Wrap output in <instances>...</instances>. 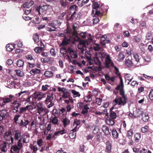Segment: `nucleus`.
Masks as SVG:
<instances>
[{
	"instance_id": "1",
	"label": "nucleus",
	"mask_w": 153,
	"mask_h": 153,
	"mask_svg": "<svg viewBox=\"0 0 153 153\" xmlns=\"http://www.w3.org/2000/svg\"><path fill=\"white\" fill-rule=\"evenodd\" d=\"M116 89L120 91V94L122 96V97H120L118 99L115 98L114 101L118 105H124L127 103V98L125 95L123 89H121L120 85H119L116 87Z\"/></svg>"
},
{
	"instance_id": "2",
	"label": "nucleus",
	"mask_w": 153,
	"mask_h": 153,
	"mask_svg": "<svg viewBox=\"0 0 153 153\" xmlns=\"http://www.w3.org/2000/svg\"><path fill=\"white\" fill-rule=\"evenodd\" d=\"M45 93L47 94V97L45 101V103L47 105L48 104V107L50 108L54 105V103L52 101L53 100V96L55 94L53 92L50 91H49Z\"/></svg>"
},
{
	"instance_id": "3",
	"label": "nucleus",
	"mask_w": 153,
	"mask_h": 153,
	"mask_svg": "<svg viewBox=\"0 0 153 153\" xmlns=\"http://www.w3.org/2000/svg\"><path fill=\"white\" fill-rule=\"evenodd\" d=\"M41 105L38 103L36 106L37 110V113H39L41 116H43L47 114L49 112L48 110L45 107H41Z\"/></svg>"
},
{
	"instance_id": "4",
	"label": "nucleus",
	"mask_w": 153,
	"mask_h": 153,
	"mask_svg": "<svg viewBox=\"0 0 153 153\" xmlns=\"http://www.w3.org/2000/svg\"><path fill=\"white\" fill-rule=\"evenodd\" d=\"M46 95V93L43 94L42 92L39 91L35 92L32 95L33 97L32 101H34V100L38 101L40 100L42 98L45 97Z\"/></svg>"
},
{
	"instance_id": "5",
	"label": "nucleus",
	"mask_w": 153,
	"mask_h": 153,
	"mask_svg": "<svg viewBox=\"0 0 153 153\" xmlns=\"http://www.w3.org/2000/svg\"><path fill=\"white\" fill-rule=\"evenodd\" d=\"M49 6L48 5H44L42 7L40 6L37 7L36 9V10L38 12L39 15L41 14V11L43 12L46 11L48 8Z\"/></svg>"
},
{
	"instance_id": "6",
	"label": "nucleus",
	"mask_w": 153,
	"mask_h": 153,
	"mask_svg": "<svg viewBox=\"0 0 153 153\" xmlns=\"http://www.w3.org/2000/svg\"><path fill=\"white\" fill-rule=\"evenodd\" d=\"M7 112L5 110L0 111V123H2L4 119H6L8 117Z\"/></svg>"
},
{
	"instance_id": "7",
	"label": "nucleus",
	"mask_w": 153,
	"mask_h": 153,
	"mask_svg": "<svg viewBox=\"0 0 153 153\" xmlns=\"http://www.w3.org/2000/svg\"><path fill=\"white\" fill-rule=\"evenodd\" d=\"M114 108L113 107H112L111 108L110 110L109 116L111 118L114 120L117 117V114L119 111H117V110H116V111H115V112L112 111V110H113Z\"/></svg>"
},
{
	"instance_id": "8",
	"label": "nucleus",
	"mask_w": 153,
	"mask_h": 153,
	"mask_svg": "<svg viewBox=\"0 0 153 153\" xmlns=\"http://www.w3.org/2000/svg\"><path fill=\"white\" fill-rule=\"evenodd\" d=\"M102 130L105 135H108L110 134L109 128L106 126L103 125L102 126Z\"/></svg>"
},
{
	"instance_id": "9",
	"label": "nucleus",
	"mask_w": 153,
	"mask_h": 153,
	"mask_svg": "<svg viewBox=\"0 0 153 153\" xmlns=\"http://www.w3.org/2000/svg\"><path fill=\"white\" fill-rule=\"evenodd\" d=\"M70 42L71 39L70 38H68L66 36H64V37L61 43V45L63 46L67 45L70 43Z\"/></svg>"
},
{
	"instance_id": "10",
	"label": "nucleus",
	"mask_w": 153,
	"mask_h": 153,
	"mask_svg": "<svg viewBox=\"0 0 153 153\" xmlns=\"http://www.w3.org/2000/svg\"><path fill=\"white\" fill-rule=\"evenodd\" d=\"M20 149L21 148H19L16 145H15L11 147V151L12 153H18Z\"/></svg>"
},
{
	"instance_id": "11",
	"label": "nucleus",
	"mask_w": 153,
	"mask_h": 153,
	"mask_svg": "<svg viewBox=\"0 0 153 153\" xmlns=\"http://www.w3.org/2000/svg\"><path fill=\"white\" fill-rule=\"evenodd\" d=\"M111 62V61L110 58V56L109 55H108L105 60V66L106 68H109V64Z\"/></svg>"
},
{
	"instance_id": "12",
	"label": "nucleus",
	"mask_w": 153,
	"mask_h": 153,
	"mask_svg": "<svg viewBox=\"0 0 153 153\" xmlns=\"http://www.w3.org/2000/svg\"><path fill=\"white\" fill-rule=\"evenodd\" d=\"M33 4L34 2L33 1H30L29 2H26L23 5V7L24 8H25L28 9Z\"/></svg>"
},
{
	"instance_id": "13",
	"label": "nucleus",
	"mask_w": 153,
	"mask_h": 153,
	"mask_svg": "<svg viewBox=\"0 0 153 153\" xmlns=\"http://www.w3.org/2000/svg\"><path fill=\"white\" fill-rule=\"evenodd\" d=\"M7 143L4 142L0 145V149L1 152H6V149L7 147Z\"/></svg>"
},
{
	"instance_id": "14",
	"label": "nucleus",
	"mask_w": 153,
	"mask_h": 153,
	"mask_svg": "<svg viewBox=\"0 0 153 153\" xmlns=\"http://www.w3.org/2000/svg\"><path fill=\"white\" fill-rule=\"evenodd\" d=\"M143 113L142 111L139 108L137 109L134 113V117H137L140 116Z\"/></svg>"
},
{
	"instance_id": "15",
	"label": "nucleus",
	"mask_w": 153,
	"mask_h": 153,
	"mask_svg": "<svg viewBox=\"0 0 153 153\" xmlns=\"http://www.w3.org/2000/svg\"><path fill=\"white\" fill-rule=\"evenodd\" d=\"M40 72V70L37 68L31 69L30 71V74L32 75H34L37 74H39Z\"/></svg>"
},
{
	"instance_id": "16",
	"label": "nucleus",
	"mask_w": 153,
	"mask_h": 153,
	"mask_svg": "<svg viewBox=\"0 0 153 153\" xmlns=\"http://www.w3.org/2000/svg\"><path fill=\"white\" fill-rule=\"evenodd\" d=\"M21 105V104L20 103H17L15 104L13 106V112L14 113H16L18 111V109Z\"/></svg>"
},
{
	"instance_id": "17",
	"label": "nucleus",
	"mask_w": 153,
	"mask_h": 153,
	"mask_svg": "<svg viewBox=\"0 0 153 153\" xmlns=\"http://www.w3.org/2000/svg\"><path fill=\"white\" fill-rule=\"evenodd\" d=\"M106 122L108 125L111 126H113L115 123L114 119H112L109 118H108L106 119Z\"/></svg>"
},
{
	"instance_id": "18",
	"label": "nucleus",
	"mask_w": 153,
	"mask_h": 153,
	"mask_svg": "<svg viewBox=\"0 0 153 153\" xmlns=\"http://www.w3.org/2000/svg\"><path fill=\"white\" fill-rule=\"evenodd\" d=\"M112 134L113 137L114 138L117 139L118 137V133L116 129L114 128L112 131Z\"/></svg>"
},
{
	"instance_id": "19",
	"label": "nucleus",
	"mask_w": 153,
	"mask_h": 153,
	"mask_svg": "<svg viewBox=\"0 0 153 153\" xmlns=\"http://www.w3.org/2000/svg\"><path fill=\"white\" fill-rule=\"evenodd\" d=\"M6 48L7 51H12L13 49L15 48V45H13L11 44H8L6 46Z\"/></svg>"
},
{
	"instance_id": "20",
	"label": "nucleus",
	"mask_w": 153,
	"mask_h": 153,
	"mask_svg": "<svg viewBox=\"0 0 153 153\" xmlns=\"http://www.w3.org/2000/svg\"><path fill=\"white\" fill-rule=\"evenodd\" d=\"M89 109V108L88 107L87 104L85 105L81 111V113L82 114H86L88 112V109Z\"/></svg>"
},
{
	"instance_id": "21",
	"label": "nucleus",
	"mask_w": 153,
	"mask_h": 153,
	"mask_svg": "<svg viewBox=\"0 0 153 153\" xmlns=\"http://www.w3.org/2000/svg\"><path fill=\"white\" fill-rule=\"evenodd\" d=\"M125 56L122 52H120L118 55L117 60L119 61H123L125 58Z\"/></svg>"
},
{
	"instance_id": "22",
	"label": "nucleus",
	"mask_w": 153,
	"mask_h": 153,
	"mask_svg": "<svg viewBox=\"0 0 153 153\" xmlns=\"http://www.w3.org/2000/svg\"><path fill=\"white\" fill-rule=\"evenodd\" d=\"M125 63L126 65L128 67L132 66L134 64L132 61L129 60V59L126 60Z\"/></svg>"
},
{
	"instance_id": "23",
	"label": "nucleus",
	"mask_w": 153,
	"mask_h": 153,
	"mask_svg": "<svg viewBox=\"0 0 153 153\" xmlns=\"http://www.w3.org/2000/svg\"><path fill=\"white\" fill-rule=\"evenodd\" d=\"M17 75L20 77H22L24 75V72L19 70L16 69L15 70Z\"/></svg>"
},
{
	"instance_id": "24",
	"label": "nucleus",
	"mask_w": 153,
	"mask_h": 153,
	"mask_svg": "<svg viewBox=\"0 0 153 153\" xmlns=\"http://www.w3.org/2000/svg\"><path fill=\"white\" fill-rule=\"evenodd\" d=\"M33 39L34 42H39V35L36 33L33 35Z\"/></svg>"
},
{
	"instance_id": "25",
	"label": "nucleus",
	"mask_w": 153,
	"mask_h": 153,
	"mask_svg": "<svg viewBox=\"0 0 153 153\" xmlns=\"http://www.w3.org/2000/svg\"><path fill=\"white\" fill-rule=\"evenodd\" d=\"M93 7V10L92 11V13H93L94 12V10L97 9V8H98L100 7V4L97 2H94L92 6Z\"/></svg>"
},
{
	"instance_id": "26",
	"label": "nucleus",
	"mask_w": 153,
	"mask_h": 153,
	"mask_svg": "<svg viewBox=\"0 0 153 153\" xmlns=\"http://www.w3.org/2000/svg\"><path fill=\"white\" fill-rule=\"evenodd\" d=\"M133 134L132 130L131 129L127 131L126 136L129 139H131Z\"/></svg>"
},
{
	"instance_id": "27",
	"label": "nucleus",
	"mask_w": 153,
	"mask_h": 153,
	"mask_svg": "<svg viewBox=\"0 0 153 153\" xmlns=\"http://www.w3.org/2000/svg\"><path fill=\"white\" fill-rule=\"evenodd\" d=\"M63 123L64 127H65L67 125H68L70 123V120L68 118H65L63 119L62 121Z\"/></svg>"
},
{
	"instance_id": "28",
	"label": "nucleus",
	"mask_w": 153,
	"mask_h": 153,
	"mask_svg": "<svg viewBox=\"0 0 153 153\" xmlns=\"http://www.w3.org/2000/svg\"><path fill=\"white\" fill-rule=\"evenodd\" d=\"M15 133L14 136V138L15 140H18L19 139V137L21 136V132L19 131L18 130L14 131Z\"/></svg>"
},
{
	"instance_id": "29",
	"label": "nucleus",
	"mask_w": 153,
	"mask_h": 153,
	"mask_svg": "<svg viewBox=\"0 0 153 153\" xmlns=\"http://www.w3.org/2000/svg\"><path fill=\"white\" fill-rule=\"evenodd\" d=\"M21 137L23 139V142L24 143H28L29 142V139H27V137H29L28 135L23 134L21 136Z\"/></svg>"
},
{
	"instance_id": "30",
	"label": "nucleus",
	"mask_w": 153,
	"mask_h": 153,
	"mask_svg": "<svg viewBox=\"0 0 153 153\" xmlns=\"http://www.w3.org/2000/svg\"><path fill=\"white\" fill-rule=\"evenodd\" d=\"M111 145L110 142L108 141L107 142L106 146V152L110 153L111 152Z\"/></svg>"
},
{
	"instance_id": "31",
	"label": "nucleus",
	"mask_w": 153,
	"mask_h": 153,
	"mask_svg": "<svg viewBox=\"0 0 153 153\" xmlns=\"http://www.w3.org/2000/svg\"><path fill=\"white\" fill-rule=\"evenodd\" d=\"M76 37L77 38L79 42V44L80 45H82L83 47H85L86 46V42L85 40H80L79 38L78 37L76 36Z\"/></svg>"
},
{
	"instance_id": "32",
	"label": "nucleus",
	"mask_w": 153,
	"mask_h": 153,
	"mask_svg": "<svg viewBox=\"0 0 153 153\" xmlns=\"http://www.w3.org/2000/svg\"><path fill=\"white\" fill-rule=\"evenodd\" d=\"M134 137L135 138V141L136 142H137L138 140L141 138V134L140 133H137L134 135Z\"/></svg>"
},
{
	"instance_id": "33",
	"label": "nucleus",
	"mask_w": 153,
	"mask_h": 153,
	"mask_svg": "<svg viewBox=\"0 0 153 153\" xmlns=\"http://www.w3.org/2000/svg\"><path fill=\"white\" fill-rule=\"evenodd\" d=\"M45 76L47 77H51L53 76V73L51 71H45L44 74Z\"/></svg>"
},
{
	"instance_id": "34",
	"label": "nucleus",
	"mask_w": 153,
	"mask_h": 153,
	"mask_svg": "<svg viewBox=\"0 0 153 153\" xmlns=\"http://www.w3.org/2000/svg\"><path fill=\"white\" fill-rule=\"evenodd\" d=\"M24 62L21 59L18 60L17 61L16 65L18 67H22L24 65Z\"/></svg>"
},
{
	"instance_id": "35",
	"label": "nucleus",
	"mask_w": 153,
	"mask_h": 153,
	"mask_svg": "<svg viewBox=\"0 0 153 153\" xmlns=\"http://www.w3.org/2000/svg\"><path fill=\"white\" fill-rule=\"evenodd\" d=\"M133 56L135 60V61L137 62H138L140 61L139 56L136 53H133Z\"/></svg>"
},
{
	"instance_id": "36",
	"label": "nucleus",
	"mask_w": 153,
	"mask_h": 153,
	"mask_svg": "<svg viewBox=\"0 0 153 153\" xmlns=\"http://www.w3.org/2000/svg\"><path fill=\"white\" fill-rule=\"evenodd\" d=\"M58 21L56 20V21H55L54 22L51 23L50 24V26L52 27L53 28L55 29H56L57 28L56 27V24L57 23H58Z\"/></svg>"
},
{
	"instance_id": "37",
	"label": "nucleus",
	"mask_w": 153,
	"mask_h": 153,
	"mask_svg": "<svg viewBox=\"0 0 153 153\" xmlns=\"http://www.w3.org/2000/svg\"><path fill=\"white\" fill-rule=\"evenodd\" d=\"M149 116L146 114H143L142 115V120L144 122L148 121L149 119Z\"/></svg>"
},
{
	"instance_id": "38",
	"label": "nucleus",
	"mask_w": 153,
	"mask_h": 153,
	"mask_svg": "<svg viewBox=\"0 0 153 153\" xmlns=\"http://www.w3.org/2000/svg\"><path fill=\"white\" fill-rule=\"evenodd\" d=\"M84 100L87 102H89L91 101L92 98L90 95H88L85 97Z\"/></svg>"
},
{
	"instance_id": "39",
	"label": "nucleus",
	"mask_w": 153,
	"mask_h": 153,
	"mask_svg": "<svg viewBox=\"0 0 153 153\" xmlns=\"http://www.w3.org/2000/svg\"><path fill=\"white\" fill-rule=\"evenodd\" d=\"M14 45L15 46V48L16 47L21 48L23 45V44L22 42L19 41L16 43V44H15Z\"/></svg>"
},
{
	"instance_id": "40",
	"label": "nucleus",
	"mask_w": 153,
	"mask_h": 153,
	"mask_svg": "<svg viewBox=\"0 0 153 153\" xmlns=\"http://www.w3.org/2000/svg\"><path fill=\"white\" fill-rule=\"evenodd\" d=\"M70 93L69 92H67L64 94H63L62 95V97L64 99H66L70 97Z\"/></svg>"
},
{
	"instance_id": "41",
	"label": "nucleus",
	"mask_w": 153,
	"mask_h": 153,
	"mask_svg": "<svg viewBox=\"0 0 153 153\" xmlns=\"http://www.w3.org/2000/svg\"><path fill=\"white\" fill-rule=\"evenodd\" d=\"M67 0H61L60 2L61 6L64 7H65L67 5Z\"/></svg>"
},
{
	"instance_id": "42",
	"label": "nucleus",
	"mask_w": 153,
	"mask_h": 153,
	"mask_svg": "<svg viewBox=\"0 0 153 153\" xmlns=\"http://www.w3.org/2000/svg\"><path fill=\"white\" fill-rule=\"evenodd\" d=\"M76 13V12L74 11L73 12V13L71 15V16H70V18L68 19H67L68 20L70 21H72L74 18L75 17V14Z\"/></svg>"
},
{
	"instance_id": "43",
	"label": "nucleus",
	"mask_w": 153,
	"mask_h": 153,
	"mask_svg": "<svg viewBox=\"0 0 153 153\" xmlns=\"http://www.w3.org/2000/svg\"><path fill=\"white\" fill-rule=\"evenodd\" d=\"M71 92L75 96H74V97H79L80 96V94H79V92L76 91L74 90H72Z\"/></svg>"
},
{
	"instance_id": "44",
	"label": "nucleus",
	"mask_w": 153,
	"mask_h": 153,
	"mask_svg": "<svg viewBox=\"0 0 153 153\" xmlns=\"http://www.w3.org/2000/svg\"><path fill=\"white\" fill-rule=\"evenodd\" d=\"M60 53L63 55L67 53V50L65 48H60Z\"/></svg>"
},
{
	"instance_id": "45",
	"label": "nucleus",
	"mask_w": 153,
	"mask_h": 153,
	"mask_svg": "<svg viewBox=\"0 0 153 153\" xmlns=\"http://www.w3.org/2000/svg\"><path fill=\"white\" fill-rule=\"evenodd\" d=\"M34 51L37 53H39L42 51V50L40 47H36L34 49Z\"/></svg>"
},
{
	"instance_id": "46",
	"label": "nucleus",
	"mask_w": 153,
	"mask_h": 153,
	"mask_svg": "<svg viewBox=\"0 0 153 153\" xmlns=\"http://www.w3.org/2000/svg\"><path fill=\"white\" fill-rule=\"evenodd\" d=\"M77 6H76V5H71L70 6V7H69V9H70V10L71 11L73 10V11H74L75 10V11L76 12V9H77Z\"/></svg>"
},
{
	"instance_id": "47",
	"label": "nucleus",
	"mask_w": 153,
	"mask_h": 153,
	"mask_svg": "<svg viewBox=\"0 0 153 153\" xmlns=\"http://www.w3.org/2000/svg\"><path fill=\"white\" fill-rule=\"evenodd\" d=\"M95 11V15H97V16H100V17L103 16V14L101 13L100 10H98L97 9H96V10H94V11Z\"/></svg>"
},
{
	"instance_id": "48",
	"label": "nucleus",
	"mask_w": 153,
	"mask_h": 153,
	"mask_svg": "<svg viewBox=\"0 0 153 153\" xmlns=\"http://www.w3.org/2000/svg\"><path fill=\"white\" fill-rule=\"evenodd\" d=\"M149 97V99L151 100H153V89H151L150 90Z\"/></svg>"
},
{
	"instance_id": "49",
	"label": "nucleus",
	"mask_w": 153,
	"mask_h": 153,
	"mask_svg": "<svg viewBox=\"0 0 153 153\" xmlns=\"http://www.w3.org/2000/svg\"><path fill=\"white\" fill-rule=\"evenodd\" d=\"M66 13L65 12H63L62 13L60 14V15L58 16V19L60 20H63L64 19V17Z\"/></svg>"
},
{
	"instance_id": "50",
	"label": "nucleus",
	"mask_w": 153,
	"mask_h": 153,
	"mask_svg": "<svg viewBox=\"0 0 153 153\" xmlns=\"http://www.w3.org/2000/svg\"><path fill=\"white\" fill-rule=\"evenodd\" d=\"M148 128L149 126L147 125H146L144 127H142L141 128V131L143 133H145L147 132Z\"/></svg>"
},
{
	"instance_id": "51",
	"label": "nucleus",
	"mask_w": 153,
	"mask_h": 153,
	"mask_svg": "<svg viewBox=\"0 0 153 153\" xmlns=\"http://www.w3.org/2000/svg\"><path fill=\"white\" fill-rule=\"evenodd\" d=\"M102 99L99 98H97L96 99V102L98 105H100L101 104V103L102 101Z\"/></svg>"
},
{
	"instance_id": "52",
	"label": "nucleus",
	"mask_w": 153,
	"mask_h": 153,
	"mask_svg": "<svg viewBox=\"0 0 153 153\" xmlns=\"http://www.w3.org/2000/svg\"><path fill=\"white\" fill-rule=\"evenodd\" d=\"M58 122V120L57 118L55 117L52 118V122L54 124H56Z\"/></svg>"
},
{
	"instance_id": "53",
	"label": "nucleus",
	"mask_w": 153,
	"mask_h": 153,
	"mask_svg": "<svg viewBox=\"0 0 153 153\" xmlns=\"http://www.w3.org/2000/svg\"><path fill=\"white\" fill-rule=\"evenodd\" d=\"M49 87H50V86L47 84L45 85H42V90L44 91H46L48 89V88Z\"/></svg>"
},
{
	"instance_id": "54",
	"label": "nucleus",
	"mask_w": 153,
	"mask_h": 153,
	"mask_svg": "<svg viewBox=\"0 0 153 153\" xmlns=\"http://www.w3.org/2000/svg\"><path fill=\"white\" fill-rule=\"evenodd\" d=\"M41 60L42 62L44 63H46L50 61V58L49 57H45L44 58H42L41 59Z\"/></svg>"
},
{
	"instance_id": "55",
	"label": "nucleus",
	"mask_w": 153,
	"mask_h": 153,
	"mask_svg": "<svg viewBox=\"0 0 153 153\" xmlns=\"http://www.w3.org/2000/svg\"><path fill=\"white\" fill-rule=\"evenodd\" d=\"M99 19L98 17H96L93 20V24L95 25L97 24L99 21Z\"/></svg>"
},
{
	"instance_id": "56",
	"label": "nucleus",
	"mask_w": 153,
	"mask_h": 153,
	"mask_svg": "<svg viewBox=\"0 0 153 153\" xmlns=\"http://www.w3.org/2000/svg\"><path fill=\"white\" fill-rule=\"evenodd\" d=\"M2 101L4 103H5L11 102L12 101V100L10 98H8L3 99L2 100Z\"/></svg>"
},
{
	"instance_id": "57",
	"label": "nucleus",
	"mask_w": 153,
	"mask_h": 153,
	"mask_svg": "<svg viewBox=\"0 0 153 153\" xmlns=\"http://www.w3.org/2000/svg\"><path fill=\"white\" fill-rule=\"evenodd\" d=\"M70 55L72 58H76L78 57L77 54L76 53H74V51L72 53H71Z\"/></svg>"
},
{
	"instance_id": "58",
	"label": "nucleus",
	"mask_w": 153,
	"mask_h": 153,
	"mask_svg": "<svg viewBox=\"0 0 153 153\" xmlns=\"http://www.w3.org/2000/svg\"><path fill=\"white\" fill-rule=\"evenodd\" d=\"M76 136V133H74V132H73L70 133L69 135V137L71 139H73Z\"/></svg>"
},
{
	"instance_id": "59",
	"label": "nucleus",
	"mask_w": 153,
	"mask_h": 153,
	"mask_svg": "<svg viewBox=\"0 0 153 153\" xmlns=\"http://www.w3.org/2000/svg\"><path fill=\"white\" fill-rule=\"evenodd\" d=\"M20 117V116L19 115H16L14 116L13 120L16 123H17L18 119Z\"/></svg>"
},
{
	"instance_id": "60",
	"label": "nucleus",
	"mask_w": 153,
	"mask_h": 153,
	"mask_svg": "<svg viewBox=\"0 0 153 153\" xmlns=\"http://www.w3.org/2000/svg\"><path fill=\"white\" fill-rule=\"evenodd\" d=\"M11 133H12V131H11V130H9L7 132H6L4 133V136H12L11 135Z\"/></svg>"
},
{
	"instance_id": "61",
	"label": "nucleus",
	"mask_w": 153,
	"mask_h": 153,
	"mask_svg": "<svg viewBox=\"0 0 153 153\" xmlns=\"http://www.w3.org/2000/svg\"><path fill=\"white\" fill-rule=\"evenodd\" d=\"M114 67L115 70L116 71L115 74L119 76H120V74L119 72V69L116 66H114Z\"/></svg>"
},
{
	"instance_id": "62",
	"label": "nucleus",
	"mask_w": 153,
	"mask_h": 153,
	"mask_svg": "<svg viewBox=\"0 0 153 153\" xmlns=\"http://www.w3.org/2000/svg\"><path fill=\"white\" fill-rule=\"evenodd\" d=\"M30 148L31 149H33V152H36L37 150H38V148L37 146H30Z\"/></svg>"
},
{
	"instance_id": "63",
	"label": "nucleus",
	"mask_w": 153,
	"mask_h": 153,
	"mask_svg": "<svg viewBox=\"0 0 153 153\" xmlns=\"http://www.w3.org/2000/svg\"><path fill=\"white\" fill-rule=\"evenodd\" d=\"M94 61L96 64L99 65H101V62L99 60L98 58H96L95 59Z\"/></svg>"
},
{
	"instance_id": "64",
	"label": "nucleus",
	"mask_w": 153,
	"mask_h": 153,
	"mask_svg": "<svg viewBox=\"0 0 153 153\" xmlns=\"http://www.w3.org/2000/svg\"><path fill=\"white\" fill-rule=\"evenodd\" d=\"M152 37V34L151 33H147L146 36V39L147 40H149L151 39V38Z\"/></svg>"
}]
</instances>
